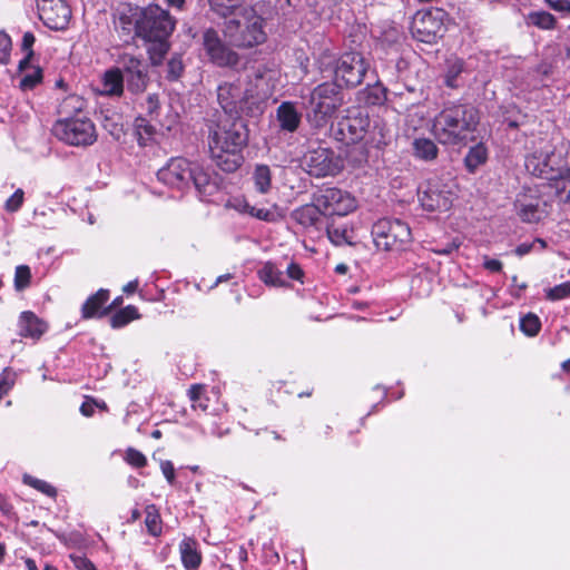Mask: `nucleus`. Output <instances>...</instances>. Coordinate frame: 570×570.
Masks as SVG:
<instances>
[{
	"mask_svg": "<svg viewBox=\"0 0 570 570\" xmlns=\"http://www.w3.org/2000/svg\"><path fill=\"white\" fill-rule=\"evenodd\" d=\"M278 77V70L267 63H257L248 69V95L253 99L264 100L272 96Z\"/></svg>",
	"mask_w": 570,
	"mask_h": 570,
	"instance_id": "13",
	"label": "nucleus"
},
{
	"mask_svg": "<svg viewBox=\"0 0 570 570\" xmlns=\"http://www.w3.org/2000/svg\"><path fill=\"white\" fill-rule=\"evenodd\" d=\"M258 278L267 286L286 287L288 284L283 277V272L274 263L266 262L257 271Z\"/></svg>",
	"mask_w": 570,
	"mask_h": 570,
	"instance_id": "29",
	"label": "nucleus"
},
{
	"mask_svg": "<svg viewBox=\"0 0 570 570\" xmlns=\"http://www.w3.org/2000/svg\"><path fill=\"white\" fill-rule=\"evenodd\" d=\"M144 109L150 119H155L159 115V99L157 95H148L142 104Z\"/></svg>",
	"mask_w": 570,
	"mask_h": 570,
	"instance_id": "54",
	"label": "nucleus"
},
{
	"mask_svg": "<svg viewBox=\"0 0 570 570\" xmlns=\"http://www.w3.org/2000/svg\"><path fill=\"white\" fill-rule=\"evenodd\" d=\"M227 207L235 209L240 214H247L250 216L252 205L243 197H234L228 200Z\"/></svg>",
	"mask_w": 570,
	"mask_h": 570,
	"instance_id": "56",
	"label": "nucleus"
},
{
	"mask_svg": "<svg viewBox=\"0 0 570 570\" xmlns=\"http://www.w3.org/2000/svg\"><path fill=\"white\" fill-rule=\"evenodd\" d=\"M301 97L306 119L314 128L325 127L343 105L337 85L331 82L320 83L307 96L302 95Z\"/></svg>",
	"mask_w": 570,
	"mask_h": 570,
	"instance_id": "4",
	"label": "nucleus"
},
{
	"mask_svg": "<svg viewBox=\"0 0 570 570\" xmlns=\"http://www.w3.org/2000/svg\"><path fill=\"white\" fill-rule=\"evenodd\" d=\"M446 12L432 9L417 12L413 19V36L421 42L434 43L445 32Z\"/></svg>",
	"mask_w": 570,
	"mask_h": 570,
	"instance_id": "11",
	"label": "nucleus"
},
{
	"mask_svg": "<svg viewBox=\"0 0 570 570\" xmlns=\"http://www.w3.org/2000/svg\"><path fill=\"white\" fill-rule=\"evenodd\" d=\"M528 22L540 29H552L556 24V18L547 11H533L528 14Z\"/></svg>",
	"mask_w": 570,
	"mask_h": 570,
	"instance_id": "42",
	"label": "nucleus"
},
{
	"mask_svg": "<svg viewBox=\"0 0 570 570\" xmlns=\"http://www.w3.org/2000/svg\"><path fill=\"white\" fill-rule=\"evenodd\" d=\"M197 546V541L191 538H185L179 543L180 559L186 570H197L202 563Z\"/></svg>",
	"mask_w": 570,
	"mask_h": 570,
	"instance_id": "24",
	"label": "nucleus"
},
{
	"mask_svg": "<svg viewBox=\"0 0 570 570\" xmlns=\"http://www.w3.org/2000/svg\"><path fill=\"white\" fill-rule=\"evenodd\" d=\"M253 179L255 183V187L259 193H267L272 181V174L269 167L266 165H257L253 174Z\"/></svg>",
	"mask_w": 570,
	"mask_h": 570,
	"instance_id": "36",
	"label": "nucleus"
},
{
	"mask_svg": "<svg viewBox=\"0 0 570 570\" xmlns=\"http://www.w3.org/2000/svg\"><path fill=\"white\" fill-rule=\"evenodd\" d=\"M160 470L169 484L175 483V468L171 461L164 460L160 462Z\"/></svg>",
	"mask_w": 570,
	"mask_h": 570,
	"instance_id": "58",
	"label": "nucleus"
},
{
	"mask_svg": "<svg viewBox=\"0 0 570 570\" xmlns=\"http://www.w3.org/2000/svg\"><path fill=\"white\" fill-rule=\"evenodd\" d=\"M286 273L289 278L295 279V281H302V278L304 276V273H303L301 266L296 263H291L286 268Z\"/></svg>",
	"mask_w": 570,
	"mask_h": 570,
	"instance_id": "61",
	"label": "nucleus"
},
{
	"mask_svg": "<svg viewBox=\"0 0 570 570\" xmlns=\"http://www.w3.org/2000/svg\"><path fill=\"white\" fill-rule=\"evenodd\" d=\"M371 234L376 248L386 252L403 249L412 242L411 228L401 219H380Z\"/></svg>",
	"mask_w": 570,
	"mask_h": 570,
	"instance_id": "7",
	"label": "nucleus"
},
{
	"mask_svg": "<svg viewBox=\"0 0 570 570\" xmlns=\"http://www.w3.org/2000/svg\"><path fill=\"white\" fill-rule=\"evenodd\" d=\"M86 101L78 95H69L59 105V114L62 118L81 116Z\"/></svg>",
	"mask_w": 570,
	"mask_h": 570,
	"instance_id": "33",
	"label": "nucleus"
},
{
	"mask_svg": "<svg viewBox=\"0 0 570 570\" xmlns=\"http://www.w3.org/2000/svg\"><path fill=\"white\" fill-rule=\"evenodd\" d=\"M306 171L314 177H326L336 175L340 169V161L335 158L334 151L327 148H317L308 151L304 157Z\"/></svg>",
	"mask_w": 570,
	"mask_h": 570,
	"instance_id": "19",
	"label": "nucleus"
},
{
	"mask_svg": "<svg viewBox=\"0 0 570 570\" xmlns=\"http://www.w3.org/2000/svg\"><path fill=\"white\" fill-rule=\"evenodd\" d=\"M52 131L59 140L75 147L91 146L98 138L95 124L86 116L61 118Z\"/></svg>",
	"mask_w": 570,
	"mask_h": 570,
	"instance_id": "6",
	"label": "nucleus"
},
{
	"mask_svg": "<svg viewBox=\"0 0 570 570\" xmlns=\"http://www.w3.org/2000/svg\"><path fill=\"white\" fill-rule=\"evenodd\" d=\"M23 482L26 484L32 487L33 489L45 493L48 497H55L57 494L56 489L51 484H49L48 482H46L43 480L33 478L31 475H24Z\"/></svg>",
	"mask_w": 570,
	"mask_h": 570,
	"instance_id": "48",
	"label": "nucleus"
},
{
	"mask_svg": "<svg viewBox=\"0 0 570 570\" xmlns=\"http://www.w3.org/2000/svg\"><path fill=\"white\" fill-rule=\"evenodd\" d=\"M36 41L35 35L30 31L23 33L21 49L26 52V57L20 61L19 69L24 71L31 57L33 56L32 46Z\"/></svg>",
	"mask_w": 570,
	"mask_h": 570,
	"instance_id": "45",
	"label": "nucleus"
},
{
	"mask_svg": "<svg viewBox=\"0 0 570 570\" xmlns=\"http://www.w3.org/2000/svg\"><path fill=\"white\" fill-rule=\"evenodd\" d=\"M458 248H459V244L455 242H451V243L446 244L445 246L438 247V248L433 249V252L439 255H450Z\"/></svg>",
	"mask_w": 570,
	"mask_h": 570,
	"instance_id": "64",
	"label": "nucleus"
},
{
	"mask_svg": "<svg viewBox=\"0 0 570 570\" xmlns=\"http://www.w3.org/2000/svg\"><path fill=\"white\" fill-rule=\"evenodd\" d=\"M488 158V150L483 144H476L468 151L464 164L469 173H474L478 167L485 163Z\"/></svg>",
	"mask_w": 570,
	"mask_h": 570,
	"instance_id": "34",
	"label": "nucleus"
},
{
	"mask_svg": "<svg viewBox=\"0 0 570 570\" xmlns=\"http://www.w3.org/2000/svg\"><path fill=\"white\" fill-rule=\"evenodd\" d=\"M11 48V38L4 31H0V63H8Z\"/></svg>",
	"mask_w": 570,
	"mask_h": 570,
	"instance_id": "53",
	"label": "nucleus"
},
{
	"mask_svg": "<svg viewBox=\"0 0 570 570\" xmlns=\"http://www.w3.org/2000/svg\"><path fill=\"white\" fill-rule=\"evenodd\" d=\"M276 119L283 131L294 132L302 121V114L297 110L295 102L283 101L276 109Z\"/></svg>",
	"mask_w": 570,
	"mask_h": 570,
	"instance_id": "22",
	"label": "nucleus"
},
{
	"mask_svg": "<svg viewBox=\"0 0 570 570\" xmlns=\"http://www.w3.org/2000/svg\"><path fill=\"white\" fill-rule=\"evenodd\" d=\"M525 167L532 175L544 178L548 181L558 173L549 164L548 158L542 156L529 157L525 161Z\"/></svg>",
	"mask_w": 570,
	"mask_h": 570,
	"instance_id": "31",
	"label": "nucleus"
},
{
	"mask_svg": "<svg viewBox=\"0 0 570 570\" xmlns=\"http://www.w3.org/2000/svg\"><path fill=\"white\" fill-rule=\"evenodd\" d=\"M371 120L367 115L358 109L348 111L337 122L336 137L346 144H355L361 141L370 130Z\"/></svg>",
	"mask_w": 570,
	"mask_h": 570,
	"instance_id": "16",
	"label": "nucleus"
},
{
	"mask_svg": "<svg viewBox=\"0 0 570 570\" xmlns=\"http://www.w3.org/2000/svg\"><path fill=\"white\" fill-rule=\"evenodd\" d=\"M31 271L28 265H19L14 272V288L20 292L30 285Z\"/></svg>",
	"mask_w": 570,
	"mask_h": 570,
	"instance_id": "46",
	"label": "nucleus"
},
{
	"mask_svg": "<svg viewBox=\"0 0 570 570\" xmlns=\"http://www.w3.org/2000/svg\"><path fill=\"white\" fill-rule=\"evenodd\" d=\"M146 41L149 42L147 52L149 55V59H150L151 63L154 66L160 65L169 50L168 39L146 40Z\"/></svg>",
	"mask_w": 570,
	"mask_h": 570,
	"instance_id": "35",
	"label": "nucleus"
},
{
	"mask_svg": "<svg viewBox=\"0 0 570 570\" xmlns=\"http://www.w3.org/2000/svg\"><path fill=\"white\" fill-rule=\"evenodd\" d=\"M412 149L414 157L424 161L434 160L439 154L435 142L425 137L415 138L412 141Z\"/></svg>",
	"mask_w": 570,
	"mask_h": 570,
	"instance_id": "30",
	"label": "nucleus"
},
{
	"mask_svg": "<svg viewBox=\"0 0 570 570\" xmlns=\"http://www.w3.org/2000/svg\"><path fill=\"white\" fill-rule=\"evenodd\" d=\"M547 297L551 301H560L570 297V281L549 288L547 292Z\"/></svg>",
	"mask_w": 570,
	"mask_h": 570,
	"instance_id": "51",
	"label": "nucleus"
},
{
	"mask_svg": "<svg viewBox=\"0 0 570 570\" xmlns=\"http://www.w3.org/2000/svg\"><path fill=\"white\" fill-rule=\"evenodd\" d=\"M71 561L78 570H97L96 566L86 557H71Z\"/></svg>",
	"mask_w": 570,
	"mask_h": 570,
	"instance_id": "60",
	"label": "nucleus"
},
{
	"mask_svg": "<svg viewBox=\"0 0 570 570\" xmlns=\"http://www.w3.org/2000/svg\"><path fill=\"white\" fill-rule=\"evenodd\" d=\"M121 72L127 80L128 89L132 92H140L145 90L148 81V72L146 63L129 53H124L119 58Z\"/></svg>",
	"mask_w": 570,
	"mask_h": 570,
	"instance_id": "20",
	"label": "nucleus"
},
{
	"mask_svg": "<svg viewBox=\"0 0 570 570\" xmlns=\"http://www.w3.org/2000/svg\"><path fill=\"white\" fill-rule=\"evenodd\" d=\"M176 26L170 13L158 4L145 8L135 21V33L144 40L168 39Z\"/></svg>",
	"mask_w": 570,
	"mask_h": 570,
	"instance_id": "5",
	"label": "nucleus"
},
{
	"mask_svg": "<svg viewBox=\"0 0 570 570\" xmlns=\"http://www.w3.org/2000/svg\"><path fill=\"white\" fill-rule=\"evenodd\" d=\"M546 2L551 9L570 14V0H546Z\"/></svg>",
	"mask_w": 570,
	"mask_h": 570,
	"instance_id": "59",
	"label": "nucleus"
},
{
	"mask_svg": "<svg viewBox=\"0 0 570 570\" xmlns=\"http://www.w3.org/2000/svg\"><path fill=\"white\" fill-rule=\"evenodd\" d=\"M208 147L216 166L235 171L243 163L242 150L247 145V126L240 118H223L208 124Z\"/></svg>",
	"mask_w": 570,
	"mask_h": 570,
	"instance_id": "1",
	"label": "nucleus"
},
{
	"mask_svg": "<svg viewBox=\"0 0 570 570\" xmlns=\"http://www.w3.org/2000/svg\"><path fill=\"white\" fill-rule=\"evenodd\" d=\"M240 82H225L217 88V100L224 111L223 118H239L247 102L253 99Z\"/></svg>",
	"mask_w": 570,
	"mask_h": 570,
	"instance_id": "12",
	"label": "nucleus"
},
{
	"mask_svg": "<svg viewBox=\"0 0 570 570\" xmlns=\"http://www.w3.org/2000/svg\"><path fill=\"white\" fill-rule=\"evenodd\" d=\"M464 62L461 59H453L448 61V69L444 75V83L450 88L459 86L458 78L463 72Z\"/></svg>",
	"mask_w": 570,
	"mask_h": 570,
	"instance_id": "40",
	"label": "nucleus"
},
{
	"mask_svg": "<svg viewBox=\"0 0 570 570\" xmlns=\"http://www.w3.org/2000/svg\"><path fill=\"white\" fill-rule=\"evenodd\" d=\"M250 216L259 220L275 223L281 220L284 217V214L277 205H273L269 208H257L253 206L250 209Z\"/></svg>",
	"mask_w": 570,
	"mask_h": 570,
	"instance_id": "39",
	"label": "nucleus"
},
{
	"mask_svg": "<svg viewBox=\"0 0 570 570\" xmlns=\"http://www.w3.org/2000/svg\"><path fill=\"white\" fill-rule=\"evenodd\" d=\"M456 185L451 177H432L419 190V202L428 212H446L451 208Z\"/></svg>",
	"mask_w": 570,
	"mask_h": 570,
	"instance_id": "8",
	"label": "nucleus"
},
{
	"mask_svg": "<svg viewBox=\"0 0 570 570\" xmlns=\"http://www.w3.org/2000/svg\"><path fill=\"white\" fill-rule=\"evenodd\" d=\"M125 460L135 468H142L147 464L146 456L138 450L129 448L126 451Z\"/></svg>",
	"mask_w": 570,
	"mask_h": 570,
	"instance_id": "52",
	"label": "nucleus"
},
{
	"mask_svg": "<svg viewBox=\"0 0 570 570\" xmlns=\"http://www.w3.org/2000/svg\"><path fill=\"white\" fill-rule=\"evenodd\" d=\"M97 403L92 399H86L80 406V412L83 416H91L95 412Z\"/></svg>",
	"mask_w": 570,
	"mask_h": 570,
	"instance_id": "63",
	"label": "nucleus"
},
{
	"mask_svg": "<svg viewBox=\"0 0 570 570\" xmlns=\"http://www.w3.org/2000/svg\"><path fill=\"white\" fill-rule=\"evenodd\" d=\"M124 91V75L120 68L107 70L101 79L99 92L105 96H120Z\"/></svg>",
	"mask_w": 570,
	"mask_h": 570,
	"instance_id": "25",
	"label": "nucleus"
},
{
	"mask_svg": "<svg viewBox=\"0 0 570 570\" xmlns=\"http://www.w3.org/2000/svg\"><path fill=\"white\" fill-rule=\"evenodd\" d=\"M207 3L210 11L223 19L229 18L246 6L242 0H207Z\"/></svg>",
	"mask_w": 570,
	"mask_h": 570,
	"instance_id": "32",
	"label": "nucleus"
},
{
	"mask_svg": "<svg viewBox=\"0 0 570 570\" xmlns=\"http://www.w3.org/2000/svg\"><path fill=\"white\" fill-rule=\"evenodd\" d=\"M322 209L318 206L316 198L313 204L303 205L292 213V218L304 228L314 227L320 220Z\"/></svg>",
	"mask_w": 570,
	"mask_h": 570,
	"instance_id": "27",
	"label": "nucleus"
},
{
	"mask_svg": "<svg viewBox=\"0 0 570 570\" xmlns=\"http://www.w3.org/2000/svg\"><path fill=\"white\" fill-rule=\"evenodd\" d=\"M548 200L537 187H524L515 197L517 216L528 224L538 223L548 216Z\"/></svg>",
	"mask_w": 570,
	"mask_h": 570,
	"instance_id": "10",
	"label": "nucleus"
},
{
	"mask_svg": "<svg viewBox=\"0 0 570 570\" xmlns=\"http://www.w3.org/2000/svg\"><path fill=\"white\" fill-rule=\"evenodd\" d=\"M18 326L19 335L21 337H29L32 340H39L48 328L47 323L30 311H26L20 314Z\"/></svg>",
	"mask_w": 570,
	"mask_h": 570,
	"instance_id": "21",
	"label": "nucleus"
},
{
	"mask_svg": "<svg viewBox=\"0 0 570 570\" xmlns=\"http://www.w3.org/2000/svg\"><path fill=\"white\" fill-rule=\"evenodd\" d=\"M190 184H193L200 194L206 196L213 195L218 188L216 178L212 177L209 171L195 163Z\"/></svg>",
	"mask_w": 570,
	"mask_h": 570,
	"instance_id": "26",
	"label": "nucleus"
},
{
	"mask_svg": "<svg viewBox=\"0 0 570 570\" xmlns=\"http://www.w3.org/2000/svg\"><path fill=\"white\" fill-rule=\"evenodd\" d=\"M137 318H139L138 309L132 305H128L111 316L110 324L114 328H120Z\"/></svg>",
	"mask_w": 570,
	"mask_h": 570,
	"instance_id": "37",
	"label": "nucleus"
},
{
	"mask_svg": "<svg viewBox=\"0 0 570 570\" xmlns=\"http://www.w3.org/2000/svg\"><path fill=\"white\" fill-rule=\"evenodd\" d=\"M548 187L559 203H570V168L558 171L549 180Z\"/></svg>",
	"mask_w": 570,
	"mask_h": 570,
	"instance_id": "23",
	"label": "nucleus"
},
{
	"mask_svg": "<svg viewBox=\"0 0 570 570\" xmlns=\"http://www.w3.org/2000/svg\"><path fill=\"white\" fill-rule=\"evenodd\" d=\"M327 237L335 246H342L345 244H352V240L350 239L348 232L344 227H337V226H328L327 227Z\"/></svg>",
	"mask_w": 570,
	"mask_h": 570,
	"instance_id": "44",
	"label": "nucleus"
},
{
	"mask_svg": "<svg viewBox=\"0 0 570 570\" xmlns=\"http://www.w3.org/2000/svg\"><path fill=\"white\" fill-rule=\"evenodd\" d=\"M483 266L485 269L492 273H498L502 269V263L500 261L490 258L488 256H485L483 259Z\"/></svg>",
	"mask_w": 570,
	"mask_h": 570,
	"instance_id": "62",
	"label": "nucleus"
},
{
	"mask_svg": "<svg viewBox=\"0 0 570 570\" xmlns=\"http://www.w3.org/2000/svg\"><path fill=\"white\" fill-rule=\"evenodd\" d=\"M479 124V115L470 105H453L444 108L433 119L431 132L442 145H459L466 141Z\"/></svg>",
	"mask_w": 570,
	"mask_h": 570,
	"instance_id": "2",
	"label": "nucleus"
},
{
	"mask_svg": "<svg viewBox=\"0 0 570 570\" xmlns=\"http://www.w3.org/2000/svg\"><path fill=\"white\" fill-rule=\"evenodd\" d=\"M205 386L204 385H191L188 390V396L191 401V406L194 410H200L202 412H207L208 410V399L205 396Z\"/></svg>",
	"mask_w": 570,
	"mask_h": 570,
	"instance_id": "41",
	"label": "nucleus"
},
{
	"mask_svg": "<svg viewBox=\"0 0 570 570\" xmlns=\"http://www.w3.org/2000/svg\"><path fill=\"white\" fill-rule=\"evenodd\" d=\"M40 20L50 29L63 30L68 27L71 10L65 0H37Z\"/></svg>",
	"mask_w": 570,
	"mask_h": 570,
	"instance_id": "18",
	"label": "nucleus"
},
{
	"mask_svg": "<svg viewBox=\"0 0 570 570\" xmlns=\"http://www.w3.org/2000/svg\"><path fill=\"white\" fill-rule=\"evenodd\" d=\"M184 71V63L180 56H173L167 62V79L177 80Z\"/></svg>",
	"mask_w": 570,
	"mask_h": 570,
	"instance_id": "49",
	"label": "nucleus"
},
{
	"mask_svg": "<svg viewBox=\"0 0 570 570\" xmlns=\"http://www.w3.org/2000/svg\"><path fill=\"white\" fill-rule=\"evenodd\" d=\"M225 38L236 47H253L266 39L264 19L250 6L240 8L237 13L225 19Z\"/></svg>",
	"mask_w": 570,
	"mask_h": 570,
	"instance_id": "3",
	"label": "nucleus"
},
{
	"mask_svg": "<svg viewBox=\"0 0 570 570\" xmlns=\"http://www.w3.org/2000/svg\"><path fill=\"white\" fill-rule=\"evenodd\" d=\"M102 127L115 138H119L122 134V124L120 117L116 114L110 117L105 115L101 120Z\"/></svg>",
	"mask_w": 570,
	"mask_h": 570,
	"instance_id": "47",
	"label": "nucleus"
},
{
	"mask_svg": "<svg viewBox=\"0 0 570 570\" xmlns=\"http://www.w3.org/2000/svg\"><path fill=\"white\" fill-rule=\"evenodd\" d=\"M202 40L203 48L214 65L218 67L237 66L239 61L238 55L223 41L216 29H205Z\"/></svg>",
	"mask_w": 570,
	"mask_h": 570,
	"instance_id": "14",
	"label": "nucleus"
},
{
	"mask_svg": "<svg viewBox=\"0 0 570 570\" xmlns=\"http://www.w3.org/2000/svg\"><path fill=\"white\" fill-rule=\"evenodd\" d=\"M23 190L22 189H17L9 199H7L6 204H4V208L7 212L9 213H14L17 210H19V208L22 206L23 204Z\"/></svg>",
	"mask_w": 570,
	"mask_h": 570,
	"instance_id": "55",
	"label": "nucleus"
},
{
	"mask_svg": "<svg viewBox=\"0 0 570 570\" xmlns=\"http://www.w3.org/2000/svg\"><path fill=\"white\" fill-rule=\"evenodd\" d=\"M193 166L186 158L175 157L158 170L157 177L165 185L181 190L190 185Z\"/></svg>",
	"mask_w": 570,
	"mask_h": 570,
	"instance_id": "17",
	"label": "nucleus"
},
{
	"mask_svg": "<svg viewBox=\"0 0 570 570\" xmlns=\"http://www.w3.org/2000/svg\"><path fill=\"white\" fill-rule=\"evenodd\" d=\"M315 198L325 216H345L357 207L356 199L348 191L334 187L322 190Z\"/></svg>",
	"mask_w": 570,
	"mask_h": 570,
	"instance_id": "15",
	"label": "nucleus"
},
{
	"mask_svg": "<svg viewBox=\"0 0 570 570\" xmlns=\"http://www.w3.org/2000/svg\"><path fill=\"white\" fill-rule=\"evenodd\" d=\"M145 512L147 531L154 537L159 535L161 533V519L158 509L155 504H149L146 507Z\"/></svg>",
	"mask_w": 570,
	"mask_h": 570,
	"instance_id": "38",
	"label": "nucleus"
},
{
	"mask_svg": "<svg viewBox=\"0 0 570 570\" xmlns=\"http://www.w3.org/2000/svg\"><path fill=\"white\" fill-rule=\"evenodd\" d=\"M109 298V292L106 289H99L96 294L91 295L83 303L81 312L83 318H91L102 316L106 312H101L102 306Z\"/></svg>",
	"mask_w": 570,
	"mask_h": 570,
	"instance_id": "28",
	"label": "nucleus"
},
{
	"mask_svg": "<svg viewBox=\"0 0 570 570\" xmlns=\"http://www.w3.org/2000/svg\"><path fill=\"white\" fill-rule=\"evenodd\" d=\"M541 328V322L535 314L529 313L520 321V330L527 336H535Z\"/></svg>",
	"mask_w": 570,
	"mask_h": 570,
	"instance_id": "43",
	"label": "nucleus"
},
{
	"mask_svg": "<svg viewBox=\"0 0 570 570\" xmlns=\"http://www.w3.org/2000/svg\"><path fill=\"white\" fill-rule=\"evenodd\" d=\"M535 244H539L540 248H544L546 247V242L543 239H541V238H537L532 243H522V244L518 245L517 248H515V254L518 256H524V255L529 254L533 249Z\"/></svg>",
	"mask_w": 570,
	"mask_h": 570,
	"instance_id": "57",
	"label": "nucleus"
},
{
	"mask_svg": "<svg viewBox=\"0 0 570 570\" xmlns=\"http://www.w3.org/2000/svg\"><path fill=\"white\" fill-rule=\"evenodd\" d=\"M368 65L362 53L356 51L345 52L334 66V81L332 83L341 87H356L363 81Z\"/></svg>",
	"mask_w": 570,
	"mask_h": 570,
	"instance_id": "9",
	"label": "nucleus"
},
{
	"mask_svg": "<svg viewBox=\"0 0 570 570\" xmlns=\"http://www.w3.org/2000/svg\"><path fill=\"white\" fill-rule=\"evenodd\" d=\"M42 79V71L40 68H35L30 72L24 73L20 79V87L22 89H32Z\"/></svg>",
	"mask_w": 570,
	"mask_h": 570,
	"instance_id": "50",
	"label": "nucleus"
}]
</instances>
